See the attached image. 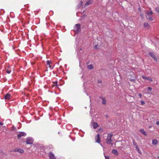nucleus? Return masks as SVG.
<instances>
[{"mask_svg":"<svg viewBox=\"0 0 159 159\" xmlns=\"http://www.w3.org/2000/svg\"><path fill=\"white\" fill-rule=\"evenodd\" d=\"M133 144L134 145H136V146H137L136 143L134 140H133Z\"/></svg>","mask_w":159,"mask_h":159,"instance_id":"29","label":"nucleus"},{"mask_svg":"<svg viewBox=\"0 0 159 159\" xmlns=\"http://www.w3.org/2000/svg\"><path fill=\"white\" fill-rule=\"evenodd\" d=\"M143 25L144 27H147L149 26V24L147 22H145L143 24Z\"/></svg>","mask_w":159,"mask_h":159,"instance_id":"22","label":"nucleus"},{"mask_svg":"<svg viewBox=\"0 0 159 159\" xmlns=\"http://www.w3.org/2000/svg\"><path fill=\"white\" fill-rule=\"evenodd\" d=\"M140 102L141 103V105L142 106L144 105L145 104V102L143 100H141Z\"/></svg>","mask_w":159,"mask_h":159,"instance_id":"23","label":"nucleus"},{"mask_svg":"<svg viewBox=\"0 0 159 159\" xmlns=\"http://www.w3.org/2000/svg\"><path fill=\"white\" fill-rule=\"evenodd\" d=\"M136 149H137V150L139 152V153H140V152H139V151L140 150H139V148H138V147L137 146H136Z\"/></svg>","mask_w":159,"mask_h":159,"instance_id":"31","label":"nucleus"},{"mask_svg":"<svg viewBox=\"0 0 159 159\" xmlns=\"http://www.w3.org/2000/svg\"><path fill=\"white\" fill-rule=\"evenodd\" d=\"M98 45H95L94 47V49H96V48H98Z\"/></svg>","mask_w":159,"mask_h":159,"instance_id":"37","label":"nucleus"},{"mask_svg":"<svg viewBox=\"0 0 159 159\" xmlns=\"http://www.w3.org/2000/svg\"><path fill=\"white\" fill-rule=\"evenodd\" d=\"M148 90H149V91H151L152 89V88L151 87H148Z\"/></svg>","mask_w":159,"mask_h":159,"instance_id":"32","label":"nucleus"},{"mask_svg":"<svg viewBox=\"0 0 159 159\" xmlns=\"http://www.w3.org/2000/svg\"><path fill=\"white\" fill-rule=\"evenodd\" d=\"M11 71L10 70H6V73H8V74H10L11 72Z\"/></svg>","mask_w":159,"mask_h":159,"instance_id":"25","label":"nucleus"},{"mask_svg":"<svg viewBox=\"0 0 159 159\" xmlns=\"http://www.w3.org/2000/svg\"><path fill=\"white\" fill-rule=\"evenodd\" d=\"M85 15H84L83 16V17H85Z\"/></svg>","mask_w":159,"mask_h":159,"instance_id":"40","label":"nucleus"},{"mask_svg":"<svg viewBox=\"0 0 159 159\" xmlns=\"http://www.w3.org/2000/svg\"><path fill=\"white\" fill-rule=\"evenodd\" d=\"M138 96L140 97H142V94L140 93H139L138 94Z\"/></svg>","mask_w":159,"mask_h":159,"instance_id":"35","label":"nucleus"},{"mask_svg":"<svg viewBox=\"0 0 159 159\" xmlns=\"http://www.w3.org/2000/svg\"><path fill=\"white\" fill-rule=\"evenodd\" d=\"M95 139L96 140V142L100 144L101 142V138L99 134H97V137H95Z\"/></svg>","mask_w":159,"mask_h":159,"instance_id":"4","label":"nucleus"},{"mask_svg":"<svg viewBox=\"0 0 159 159\" xmlns=\"http://www.w3.org/2000/svg\"><path fill=\"white\" fill-rule=\"evenodd\" d=\"M93 3V1L91 0H89L88 1L84 4V6L87 7L89 5L92 4Z\"/></svg>","mask_w":159,"mask_h":159,"instance_id":"9","label":"nucleus"},{"mask_svg":"<svg viewBox=\"0 0 159 159\" xmlns=\"http://www.w3.org/2000/svg\"><path fill=\"white\" fill-rule=\"evenodd\" d=\"M153 13L152 12V11H148L147 12V14L146 15H149V16H151L152 14H153Z\"/></svg>","mask_w":159,"mask_h":159,"instance_id":"19","label":"nucleus"},{"mask_svg":"<svg viewBox=\"0 0 159 159\" xmlns=\"http://www.w3.org/2000/svg\"><path fill=\"white\" fill-rule=\"evenodd\" d=\"M14 130V129H11L12 130Z\"/></svg>","mask_w":159,"mask_h":159,"instance_id":"42","label":"nucleus"},{"mask_svg":"<svg viewBox=\"0 0 159 159\" xmlns=\"http://www.w3.org/2000/svg\"><path fill=\"white\" fill-rule=\"evenodd\" d=\"M97 82L98 83H102V81L101 80H98Z\"/></svg>","mask_w":159,"mask_h":159,"instance_id":"33","label":"nucleus"},{"mask_svg":"<svg viewBox=\"0 0 159 159\" xmlns=\"http://www.w3.org/2000/svg\"><path fill=\"white\" fill-rule=\"evenodd\" d=\"M60 134H61V133H60V132H58V134H59V135H60Z\"/></svg>","mask_w":159,"mask_h":159,"instance_id":"41","label":"nucleus"},{"mask_svg":"<svg viewBox=\"0 0 159 159\" xmlns=\"http://www.w3.org/2000/svg\"><path fill=\"white\" fill-rule=\"evenodd\" d=\"M11 96V95L9 93H7L5 95L4 99L5 100H8L10 99Z\"/></svg>","mask_w":159,"mask_h":159,"instance_id":"8","label":"nucleus"},{"mask_svg":"<svg viewBox=\"0 0 159 159\" xmlns=\"http://www.w3.org/2000/svg\"><path fill=\"white\" fill-rule=\"evenodd\" d=\"M89 70H92L93 68V66L92 65L90 64L87 66Z\"/></svg>","mask_w":159,"mask_h":159,"instance_id":"20","label":"nucleus"},{"mask_svg":"<svg viewBox=\"0 0 159 159\" xmlns=\"http://www.w3.org/2000/svg\"><path fill=\"white\" fill-rule=\"evenodd\" d=\"M139 132L142 134L146 136L147 134L143 129H140L139 130Z\"/></svg>","mask_w":159,"mask_h":159,"instance_id":"13","label":"nucleus"},{"mask_svg":"<svg viewBox=\"0 0 159 159\" xmlns=\"http://www.w3.org/2000/svg\"><path fill=\"white\" fill-rule=\"evenodd\" d=\"M99 98L102 100V103L104 105L105 104L106 102V100L105 98L103 97H100Z\"/></svg>","mask_w":159,"mask_h":159,"instance_id":"10","label":"nucleus"},{"mask_svg":"<svg viewBox=\"0 0 159 159\" xmlns=\"http://www.w3.org/2000/svg\"><path fill=\"white\" fill-rule=\"evenodd\" d=\"M54 86H56L57 87H58L57 82H55V83H54Z\"/></svg>","mask_w":159,"mask_h":159,"instance_id":"28","label":"nucleus"},{"mask_svg":"<svg viewBox=\"0 0 159 159\" xmlns=\"http://www.w3.org/2000/svg\"><path fill=\"white\" fill-rule=\"evenodd\" d=\"M146 17L147 19L150 20L152 21L153 20V18L151 16L149 15H146Z\"/></svg>","mask_w":159,"mask_h":159,"instance_id":"15","label":"nucleus"},{"mask_svg":"<svg viewBox=\"0 0 159 159\" xmlns=\"http://www.w3.org/2000/svg\"><path fill=\"white\" fill-rule=\"evenodd\" d=\"M112 152L113 154L117 156L119 154L118 151L115 149H113L112 150Z\"/></svg>","mask_w":159,"mask_h":159,"instance_id":"14","label":"nucleus"},{"mask_svg":"<svg viewBox=\"0 0 159 159\" xmlns=\"http://www.w3.org/2000/svg\"><path fill=\"white\" fill-rule=\"evenodd\" d=\"M142 78L143 79H145L148 80L150 81V82H152V79L151 78L149 77H146L145 76H142Z\"/></svg>","mask_w":159,"mask_h":159,"instance_id":"12","label":"nucleus"},{"mask_svg":"<svg viewBox=\"0 0 159 159\" xmlns=\"http://www.w3.org/2000/svg\"><path fill=\"white\" fill-rule=\"evenodd\" d=\"M49 157L50 159H56V157L53 153L52 152H49L48 154Z\"/></svg>","mask_w":159,"mask_h":159,"instance_id":"5","label":"nucleus"},{"mask_svg":"<svg viewBox=\"0 0 159 159\" xmlns=\"http://www.w3.org/2000/svg\"><path fill=\"white\" fill-rule=\"evenodd\" d=\"M14 130V129H11L12 130Z\"/></svg>","mask_w":159,"mask_h":159,"instance_id":"43","label":"nucleus"},{"mask_svg":"<svg viewBox=\"0 0 159 159\" xmlns=\"http://www.w3.org/2000/svg\"><path fill=\"white\" fill-rule=\"evenodd\" d=\"M52 64V63L50 61L48 60L47 61V64L49 66V67L51 70H52L53 69V67H52L51 66V64Z\"/></svg>","mask_w":159,"mask_h":159,"instance_id":"11","label":"nucleus"},{"mask_svg":"<svg viewBox=\"0 0 159 159\" xmlns=\"http://www.w3.org/2000/svg\"><path fill=\"white\" fill-rule=\"evenodd\" d=\"M34 142V139L31 137H28L26 139V143L27 144H32Z\"/></svg>","mask_w":159,"mask_h":159,"instance_id":"2","label":"nucleus"},{"mask_svg":"<svg viewBox=\"0 0 159 159\" xmlns=\"http://www.w3.org/2000/svg\"><path fill=\"white\" fill-rule=\"evenodd\" d=\"M158 159H159V157H158Z\"/></svg>","mask_w":159,"mask_h":159,"instance_id":"44","label":"nucleus"},{"mask_svg":"<svg viewBox=\"0 0 159 159\" xmlns=\"http://www.w3.org/2000/svg\"><path fill=\"white\" fill-rule=\"evenodd\" d=\"M19 148H16L13 151V152H18V150Z\"/></svg>","mask_w":159,"mask_h":159,"instance_id":"27","label":"nucleus"},{"mask_svg":"<svg viewBox=\"0 0 159 159\" xmlns=\"http://www.w3.org/2000/svg\"><path fill=\"white\" fill-rule=\"evenodd\" d=\"M112 142V140L111 139H107V140H106V143L107 144H111L112 145L113 144V143H111Z\"/></svg>","mask_w":159,"mask_h":159,"instance_id":"16","label":"nucleus"},{"mask_svg":"<svg viewBox=\"0 0 159 159\" xmlns=\"http://www.w3.org/2000/svg\"><path fill=\"white\" fill-rule=\"evenodd\" d=\"M18 150V152H20V153H23L24 152V150L22 149H21L20 148H19Z\"/></svg>","mask_w":159,"mask_h":159,"instance_id":"21","label":"nucleus"},{"mask_svg":"<svg viewBox=\"0 0 159 159\" xmlns=\"http://www.w3.org/2000/svg\"><path fill=\"white\" fill-rule=\"evenodd\" d=\"M82 3H83V2L82 1H80V4L79 5V7H80L82 5Z\"/></svg>","mask_w":159,"mask_h":159,"instance_id":"30","label":"nucleus"},{"mask_svg":"<svg viewBox=\"0 0 159 159\" xmlns=\"http://www.w3.org/2000/svg\"><path fill=\"white\" fill-rule=\"evenodd\" d=\"M92 126H93V129H96L97 127L98 126V124L96 122H93L92 123Z\"/></svg>","mask_w":159,"mask_h":159,"instance_id":"7","label":"nucleus"},{"mask_svg":"<svg viewBox=\"0 0 159 159\" xmlns=\"http://www.w3.org/2000/svg\"><path fill=\"white\" fill-rule=\"evenodd\" d=\"M155 10L159 14V7H156L155 9Z\"/></svg>","mask_w":159,"mask_h":159,"instance_id":"24","label":"nucleus"},{"mask_svg":"<svg viewBox=\"0 0 159 159\" xmlns=\"http://www.w3.org/2000/svg\"><path fill=\"white\" fill-rule=\"evenodd\" d=\"M156 124L157 125H159V121H157L156 122Z\"/></svg>","mask_w":159,"mask_h":159,"instance_id":"38","label":"nucleus"},{"mask_svg":"<svg viewBox=\"0 0 159 159\" xmlns=\"http://www.w3.org/2000/svg\"><path fill=\"white\" fill-rule=\"evenodd\" d=\"M148 54L154 60H157V58H156V56L154 55V53L153 52H150L148 53Z\"/></svg>","mask_w":159,"mask_h":159,"instance_id":"6","label":"nucleus"},{"mask_svg":"<svg viewBox=\"0 0 159 159\" xmlns=\"http://www.w3.org/2000/svg\"><path fill=\"white\" fill-rule=\"evenodd\" d=\"M152 127V126L151 125H150L149 126L148 128H151Z\"/></svg>","mask_w":159,"mask_h":159,"instance_id":"39","label":"nucleus"},{"mask_svg":"<svg viewBox=\"0 0 159 159\" xmlns=\"http://www.w3.org/2000/svg\"><path fill=\"white\" fill-rule=\"evenodd\" d=\"M26 135V133L23 132H20L17 135V137L18 138V139H19L20 138L23 137V136H25Z\"/></svg>","mask_w":159,"mask_h":159,"instance_id":"3","label":"nucleus"},{"mask_svg":"<svg viewBox=\"0 0 159 159\" xmlns=\"http://www.w3.org/2000/svg\"><path fill=\"white\" fill-rule=\"evenodd\" d=\"M4 124V123L0 121V125H2Z\"/></svg>","mask_w":159,"mask_h":159,"instance_id":"36","label":"nucleus"},{"mask_svg":"<svg viewBox=\"0 0 159 159\" xmlns=\"http://www.w3.org/2000/svg\"><path fill=\"white\" fill-rule=\"evenodd\" d=\"M74 30L76 33H78L81 31L80 25L79 24H76L74 27Z\"/></svg>","mask_w":159,"mask_h":159,"instance_id":"1","label":"nucleus"},{"mask_svg":"<svg viewBox=\"0 0 159 159\" xmlns=\"http://www.w3.org/2000/svg\"><path fill=\"white\" fill-rule=\"evenodd\" d=\"M105 159H110L109 157L108 156H105Z\"/></svg>","mask_w":159,"mask_h":159,"instance_id":"34","label":"nucleus"},{"mask_svg":"<svg viewBox=\"0 0 159 159\" xmlns=\"http://www.w3.org/2000/svg\"><path fill=\"white\" fill-rule=\"evenodd\" d=\"M103 128H100L99 129H98V131H100L101 132H102L103 131Z\"/></svg>","mask_w":159,"mask_h":159,"instance_id":"26","label":"nucleus"},{"mask_svg":"<svg viewBox=\"0 0 159 159\" xmlns=\"http://www.w3.org/2000/svg\"><path fill=\"white\" fill-rule=\"evenodd\" d=\"M158 143V141L156 139H153L152 143L154 145H156Z\"/></svg>","mask_w":159,"mask_h":159,"instance_id":"18","label":"nucleus"},{"mask_svg":"<svg viewBox=\"0 0 159 159\" xmlns=\"http://www.w3.org/2000/svg\"><path fill=\"white\" fill-rule=\"evenodd\" d=\"M113 136L112 134H107V139H106V140L109 139H111V137Z\"/></svg>","mask_w":159,"mask_h":159,"instance_id":"17","label":"nucleus"}]
</instances>
